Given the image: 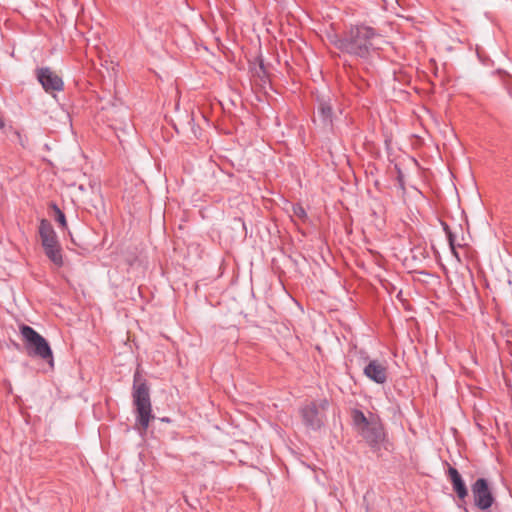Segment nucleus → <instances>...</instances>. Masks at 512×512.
<instances>
[{
  "label": "nucleus",
  "mask_w": 512,
  "mask_h": 512,
  "mask_svg": "<svg viewBox=\"0 0 512 512\" xmlns=\"http://www.w3.org/2000/svg\"><path fill=\"white\" fill-rule=\"evenodd\" d=\"M363 374L376 384H384L388 379V364L385 360L372 359L363 368Z\"/></svg>",
  "instance_id": "nucleus-7"
},
{
  "label": "nucleus",
  "mask_w": 512,
  "mask_h": 512,
  "mask_svg": "<svg viewBox=\"0 0 512 512\" xmlns=\"http://www.w3.org/2000/svg\"><path fill=\"white\" fill-rule=\"evenodd\" d=\"M16 135H17V137L19 138V141H20L21 145H23L22 140H21V135H20V133H19V132H16Z\"/></svg>",
  "instance_id": "nucleus-18"
},
{
  "label": "nucleus",
  "mask_w": 512,
  "mask_h": 512,
  "mask_svg": "<svg viewBox=\"0 0 512 512\" xmlns=\"http://www.w3.org/2000/svg\"><path fill=\"white\" fill-rule=\"evenodd\" d=\"M304 424L312 430H317L323 425V416L319 412L316 403H310L301 409Z\"/></svg>",
  "instance_id": "nucleus-9"
},
{
  "label": "nucleus",
  "mask_w": 512,
  "mask_h": 512,
  "mask_svg": "<svg viewBox=\"0 0 512 512\" xmlns=\"http://www.w3.org/2000/svg\"><path fill=\"white\" fill-rule=\"evenodd\" d=\"M20 333L26 342L27 348L32 350L31 353L43 360H47L53 366V354L47 340L28 325H21Z\"/></svg>",
  "instance_id": "nucleus-5"
},
{
  "label": "nucleus",
  "mask_w": 512,
  "mask_h": 512,
  "mask_svg": "<svg viewBox=\"0 0 512 512\" xmlns=\"http://www.w3.org/2000/svg\"><path fill=\"white\" fill-rule=\"evenodd\" d=\"M451 253L452 255L455 257V259L457 260V262H460L461 261V258L459 256V253L456 251V247L454 246V250H451Z\"/></svg>",
  "instance_id": "nucleus-15"
},
{
  "label": "nucleus",
  "mask_w": 512,
  "mask_h": 512,
  "mask_svg": "<svg viewBox=\"0 0 512 512\" xmlns=\"http://www.w3.org/2000/svg\"><path fill=\"white\" fill-rule=\"evenodd\" d=\"M133 404L135 406L136 422L141 430L146 431L149 427L152 415V406L150 400L149 387L145 382L138 383V373L134 376L133 384Z\"/></svg>",
  "instance_id": "nucleus-3"
},
{
  "label": "nucleus",
  "mask_w": 512,
  "mask_h": 512,
  "mask_svg": "<svg viewBox=\"0 0 512 512\" xmlns=\"http://www.w3.org/2000/svg\"><path fill=\"white\" fill-rule=\"evenodd\" d=\"M162 421L169 422V419L162 418Z\"/></svg>",
  "instance_id": "nucleus-21"
},
{
  "label": "nucleus",
  "mask_w": 512,
  "mask_h": 512,
  "mask_svg": "<svg viewBox=\"0 0 512 512\" xmlns=\"http://www.w3.org/2000/svg\"><path fill=\"white\" fill-rule=\"evenodd\" d=\"M162 421L169 422V419L162 418Z\"/></svg>",
  "instance_id": "nucleus-19"
},
{
  "label": "nucleus",
  "mask_w": 512,
  "mask_h": 512,
  "mask_svg": "<svg viewBox=\"0 0 512 512\" xmlns=\"http://www.w3.org/2000/svg\"><path fill=\"white\" fill-rule=\"evenodd\" d=\"M377 37L378 35L372 27L357 25L352 26L342 37L334 35L331 42L342 52L367 58L370 51L377 48L375 42Z\"/></svg>",
  "instance_id": "nucleus-1"
},
{
  "label": "nucleus",
  "mask_w": 512,
  "mask_h": 512,
  "mask_svg": "<svg viewBox=\"0 0 512 512\" xmlns=\"http://www.w3.org/2000/svg\"><path fill=\"white\" fill-rule=\"evenodd\" d=\"M53 208L55 210V213H56V221L62 226V227H65L66 226V218H65V214L56 206V205H53Z\"/></svg>",
  "instance_id": "nucleus-14"
},
{
  "label": "nucleus",
  "mask_w": 512,
  "mask_h": 512,
  "mask_svg": "<svg viewBox=\"0 0 512 512\" xmlns=\"http://www.w3.org/2000/svg\"><path fill=\"white\" fill-rule=\"evenodd\" d=\"M322 409H325L327 406H328V402L326 400H323L320 405H319Z\"/></svg>",
  "instance_id": "nucleus-16"
},
{
  "label": "nucleus",
  "mask_w": 512,
  "mask_h": 512,
  "mask_svg": "<svg viewBox=\"0 0 512 512\" xmlns=\"http://www.w3.org/2000/svg\"><path fill=\"white\" fill-rule=\"evenodd\" d=\"M443 229L446 233V236H447V239H448V242H449V247H450V250H454V245H455V236L454 234L450 231L448 225L446 223H443Z\"/></svg>",
  "instance_id": "nucleus-13"
},
{
  "label": "nucleus",
  "mask_w": 512,
  "mask_h": 512,
  "mask_svg": "<svg viewBox=\"0 0 512 512\" xmlns=\"http://www.w3.org/2000/svg\"><path fill=\"white\" fill-rule=\"evenodd\" d=\"M318 115L324 126H332L333 123V111L332 106L327 101H322L319 104Z\"/></svg>",
  "instance_id": "nucleus-11"
},
{
  "label": "nucleus",
  "mask_w": 512,
  "mask_h": 512,
  "mask_svg": "<svg viewBox=\"0 0 512 512\" xmlns=\"http://www.w3.org/2000/svg\"><path fill=\"white\" fill-rule=\"evenodd\" d=\"M351 417L354 429L374 452L388 448V436L378 415L370 413L366 416L361 410L354 409Z\"/></svg>",
  "instance_id": "nucleus-2"
},
{
  "label": "nucleus",
  "mask_w": 512,
  "mask_h": 512,
  "mask_svg": "<svg viewBox=\"0 0 512 512\" xmlns=\"http://www.w3.org/2000/svg\"><path fill=\"white\" fill-rule=\"evenodd\" d=\"M292 213L293 217H296L301 221H305L307 219V213L300 204H295L292 206Z\"/></svg>",
  "instance_id": "nucleus-12"
},
{
  "label": "nucleus",
  "mask_w": 512,
  "mask_h": 512,
  "mask_svg": "<svg viewBox=\"0 0 512 512\" xmlns=\"http://www.w3.org/2000/svg\"><path fill=\"white\" fill-rule=\"evenodd\" d=\"M39 236L45 255L54 265L61 267L63 265L61 246L52 224L46 219L40 221Z\"/></svg>",
  "instance_id": "nucleus-4"
},
{
  "label": "nucleus",
  "mask_w": 512,
  "mask_h": 512,
  "mask_svg": "<svg viewBox=\"0 0 512 512\" xmlns=\"http://www.w3.org/2000/svg\"><path fill=\"white\" fill-rule=\"evenodd\" d=\"M448 478L452 484V488L454 492L457 494V497L464 501L465 498L468 496V489L466 487V484L458 472V470L452 466H449L447 470Z\"/></svg>",
  "instance_id": "nucleus-10"
},
{
  "label": "nucleus",
  "mask_w": 512,
  "mask_h": 512,
  "mask_svg": "<svg viewBox=\"0 0 512 512\" xmlns=\"http://www.w3.org/2000/svg\"><path fill=\"white\" fill-rule=\"evenodd\" d=\"M474 504L481 510L489 509L494 503V496L485 478H478L471 486Z\"/></svg>",
  "instance_id": "nucleus-6"
},
{
  "label": "nucleus",
  "mask_w": 512,
  "mask_h": 512,
  "mask_svg": "<svg viewBox=\"0 0 512 512\" xmlns=\"http://www.w3.org/2000/svg\"><path fill=\"white\" fill-rule=\"evenodd\" d=\"M37 79L46 92L60 91L63 89L62 79L48 67L37 70Z\"/></svg>",
  "instance_id": "nucleus-8"
},
{
  "label": "nucleus",
  "mask_w": 512,
  "mask_h": 512,
  "mask_svg": "<svg viewBox=\"0 0 512 512\" xmlns=\"http://www.w3.org/2000/svg\"><path fill=\"white\" fill-rule=\"evenodd\" d=\"M162 421L169 422V419L162 418Z\"/></svg>",
  "instance_id": "nucleus-20"
},
{
  "label": "nucleus",
  "mask_w": 512,
  "mask_h": 512,
  "mask_svg": "<svg viewBox=\"0 0 512 512\" xmlns=\"http://www.w3.org/2000/svg\"><path fill=\"white\" fill-rule=\"evenodd\" d=\"M5 126L3 119L0 117V129Z\"/></svg>",
  "instance_id": "nucleus-17"
}]
</instances>
